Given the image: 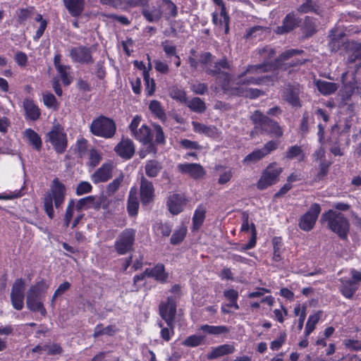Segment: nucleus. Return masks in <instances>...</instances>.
Instances as JSON below:
<instances>
[{
  "instance_id": "1",
  "label": "nucleus",
  "mask_w": 361,
  "mask_h": 361,
  "mask_svg": "<svg viewBox=\"0 0 361 361\" xmlns=\"http://www.w3.org/2000/svg\"><path fill=\"white\" fill-rule=\"evenodd\" d=\"M66 196V187L58 178H54L49 191L44 196V209L50 219L55 216L54 204L59 209L62 207Z\"/></svg>"
},
{
  "instance_id": "2",
  "label": "nucleus",
  "mask_w": 361,
  "mask_h": 361,
  "mask_svg": "<svg viewBox=\"0 0 361 361\" xmlns=\"http://www.w3.org/2000/svg\"><path fill=\"white\" fill-rule=\"evenodd\" d=\"M321 221L326 223L327 227L341 238H345L347 236L349 223L341 213L329 209L322 215Z\"/></svg>"
},
{
  "instance_id": "3",
  "label": "nucleus",
  "mask_w": 361,
  "mask_h": 361,
  "mask_svg": "<svg viewBox=\"0 0 361 361\" xmlns=\"http://www.w3.org/2000/svg\"><path fill=\"white\" fill-rule=\"evenodd\" d=\"M267 64L264 65H249L240 73L235 79L237 85H259L263 80L259 77H254L253 75L268 72Z\"/></svg>"
},
{
  "instance_id": "4",
  "label": "nucleus",
  "mask_w": 361,
  "mask_h": 361,
  "mask_svg": "<svg viewBox=\"0 0 361 361\" xmlns=\"http://www.w3.org/2000/svg\"><path fill=\"white\" fill-rule=\"evenodd\" d=\"M90 130L97 136L111 138L116 133V124L113 120L104 116H100L92 121L90 126Z\"/></svg>"
},
{
  "instance_id": "5",
  "label": "nucleus",
  "mask_w": 361,
  "mask_h": 361,
  "mask_svg": "<svg viewBox=\"0 0 361 361\" xmlns=\"http://www.w3.org/2000/svg\"><path fill=\"white\" fill-rule=\"evenodd\" d=\"M283 169L279 166L276 162L269 164L262 173V175L257 183V188L259 190H264L276 183Z\"/></svg>"
},
{
  "instance_id": "6",
  "label": "nucleus",
  "mask_w": 361,
  "mask_h": 361,
  "mask_svg": "<svg viewBox=\"0 0 361 361\" xmlns=\"http://www.w3.org/2000/svg\"><path fill=\"white\" fill-rule=\"evenodd\" d=\"M47 137L57 153L62 154L66 151L67 137L63 128L60 125L54 126L47 134Z\"/></svg>"
},
{
  "instance_id": "7",
  "label": "nucleus",
  "mask_w": 361,
  "mask_h": 361,
  "mask_svg": "<svg viewBox=\"0 0 361 361\" xmlns=\"http://www.w3.org/2000/svg\"><path fill=\"white\" fill-rule=\"evenodd\" d=\"M136 231L133 228H126L118 236L114 243L116 251L119 255H125L131 250L135 239Z\"/></svg>"
},
{
  "instance_id": "8",
  "label": "nucleus",
  "mask_w": 361,
  "mask_h": 361,
  "mask_svg": "<svg viewBox=\"0 0 361 361\" xmlns=\"http://www.w3.org/2000/svg\"><path fill=\"white\" fill-rule=\"evenodd\" d=\"M230 69L231 66L226 58H223L218 62L215 63L214 68H208L206 71L212 75H218L217 82L222 89L227 90L230 86L231 76L228 73L221 72V69Z\"/></svg>"
},
{
  "instance_id": "9",
  "label": "nucleus",
  "mask_w": 361,
  "mask_h": 361,
  "mask_svg": "<svg viewBox=\"0 0 361 361\" xmlns=\"http://www.w3.org/2000/svg\"><path fill=\"white\" fill-rule=\"evenodd\" d=\"M25 287V282L21 279H16L13 284L11 292V301L13 308L17 310H20L23 308Z\"/></svg>"
},
{
  "instance_id": "10",
  "label": "nucleus",
  "mask_w": 361,
  "mask_h": 361,
  "mask_svg": "<svg viewBox=\"0 0 361 361\" xmlns=\"http://www.w3.org/2000/svg\"><path fill=\"white\" fill-rule=\"evenodd\" d=\"M320 212L321 208L319 204L314 203L312 204L309 211L300 217L299 221L300 228L305 231L312 229Z\"/></svg>"
},
{
  "instance_id": "11",
  "label": "nucleus",
  "mask_w": 361,
  "mask_h": 361,
  "mask_svg": "<svg viewBox=\"0 0 361 361\" xmlns=\"http://www.w3.org/2000/svg\"><path fill=\"white\" fill-rule=\"evenodd\" d=\"M92 48L85 46L72 47L70 49V56L75 63L81 64H90L94 62L92 56Z\"/></svg>"
},
{
  "instance_id": "12",
  "label": "nucleus",
  "mask_w": 361,
  "mask_h": 361,
  "mask_svg": "<svg viewBox=\"0 0 361 361\" xmlns=\"http://www.w3.org/2000/svg\"><path fill=\"white\" fill-rule=\"evenodd\" d=\"M176 314V302L173 298L169 297L166 302L159 305V314L166 322L168 326H171Z\"/></svg>"
},
{
  "instance_id": "13",
  "label": "nucleus",
  "mask_w": 361,
  "mask_h": 361,
  "mask_svg": "<svg viewBox=\"0 0 361 361\" xmlns=\"http://www.w3.org/2000/svg\"><path fill=\"white\" fill-rule=\"evenodd\" d=\"M114 167V164L111 162H106L103 164L91 176L92 181L95 184L107 181L112 176V171Z\"/></svg>"
},
{
  "instance_id": "14",
  "label": "nucleus",
  "mask_w": 361,
  "mask_h": 361,
  "mask_svg": "<svg viewBox=\"0 0 361 361\" xmlns=\"http://www.w3.org/2000/svg\"><path fill=\"white\" fill-rule=\"evenodd\" d=\"M116 153L123 159H129L135 154V147L133 142L128 139H122L115 147Z\"/></svg>"
},
{
  "instance_id": "15",
  "label": "nucleus",
  "mask_w": 361,
  "mask_h": 361,
  "mask_svg": "<svg viewBox=\"0 0 361 361\" xmlns=\"http://www.w3.org/2000/svg\"><path fill=\"white\" fill-rule=\"evenodd\" d=\"M347 61L348 63H356L357 68L361 66V43L348 42Z\"/></svg>"
},
{
  "instance_id": "16",
  "label": "nucleus",
  "mask_w": 361,
  "mask_h": 361,
  "mask_svg": "<svg viewBox=\"0 0 361 361\" xmlns=\"http://www.w3.org/2000/svg\"><path fill=\"white\" fill-rule=\"evenodd\" d=\"M179 171L192 177L195 179L202 178L205 175L204 168L199 164H180L178 165Z\"/></svg>"
},
{
  "instance_id": "17",
  "label": "nucleus",
  "mask_w": 361,
  "mask_h": 361,
  "mask_svg": "<svg viewBox=\"0 0 361 361\" xmlns=\"http://www.w3.org/2000/svg\"><path fill=\"white\" fill-rule=\"evenodd\" d=\"M187 203L186 199L181 195L173 194L169 197L167 206L169 212L173 214L180 213Z\"/></svg>"
},
{
  "instance_id": "18",
  "label": "nucleus",
  "mask_w": 361,
  "mask_h": 361,
  "mask_svg": "<svg viewBox=\"0 0 361 361\" xmlns=\"http://www.w3.org/2000/svg\"><path fill=\"white\" fill-rule=\"evenodd\" d=\"M154 188L152 182L145 177H142L140 181V197L143 204H147L153 200Z\"/></svg>"
},
{
  "instance_id": "19",
  "label": "nucleus",
  "mask_w": 361,
  "mask_h": 361,
  "mask_svg": "<svg viewBox=\"0 0 361 361\" xmlns=\"http://www.w3.org/2000/svg\"><path fill=\"white\" fill-rule=\"evenodd\" d=\"M258 54L262 57L264 63L261 65L267 64L268 71L274 70L279 68V64L276 63V59L274 63H270L269 61L274 57L276 52L275 50L271 47H265L257 49Z\"/></svg>"
},
{
  "instance_id": "20",
  "label": "nucleus",
  "mask_w": 361,
  "mask_h": 361,
  "mask_svg": "<svg viewBox=\"0 0 361 361\" xmlns=\"http://www.w3.org/2000/svg\"><path fill=\"white\" fill-rule=\"evenodd\" d=\"M145 274L148 277L154 278L157 281L164 283L167 282L169 274L165 271L162 264H157L153 268L145 269Z\"/></svg>"
},
{
  "instance_id": "21",
  "label": "nucleus",
  "mask_w": 361,
  "mask_h": 361,
  "mask_svg": "<svg viewBox=\"0 0 361 361\" xmlns=\"http://www.w3.org/2000/svg\"><path fill=\"white\" fill-rule=\"evenodd\" d=\"M339 281L341 282V285L339 286L341 293L345 298H352L356 290L358 289L359 284L357 281H354L350 279H341Z\"/></svg>"
},
{
  "instance_id": "22",
  "label": "nucleus",
  "mask_w": 361,
  "mask_h": 361,
  "mask_svg": "<svg viewBox=\"0 0 361 361\" xmlns=\"http://www.w3.org/2000/svg\"><path fill=\"white\" fill-rule=\"evenodd\" d=\"M300 89L297 86L288 85L283 90V99L293 106H300Z\"/></svg>"
},
{
  "instance_id": "23",
  "label": "nucleus",
  "mask_w": 361,
  "mask_h": 361,
  "mask_svg": "<svg viewBox=\"0 0 361 361\" xmlns=\"http://www.w3.org/2000/svg\"><path fill=\"white\" fill-rule=\"evenodd\" d=\"M48 289V285L43 281L32 286L27 293L26 299H29V302L32 299H42Z\"/></svg>"
},
{
  "instance_id": "24",
  "label": "nucleus",
  "mask_w": 361,
  "mask_h": 361,
  "mask_svg": "<svg viewBox=\"0 0 361 361\" xmlns=\"http://www.w3.org/2000/svg\"><path fill=\"white\" fill-rule=\"evenodd\" d=\"M235 347L231 344H223L212 349L207 355L208 360H214L233 353Z\"/></svg>"
},
{
  "instance_id": "25",
  "label": "nucleus",
  "mask_w": 361,
  "mask_h": 361,
  "mask_svg": "<svg viewBox=\"0 0 361 361\" xmlns=\"http://www.w3.org/2000/svg\"><path fill=\"white\" fill-rule=\"evenodd\" d=\"M298 22L296 20L293 13H288L283 20L282 25L276 27L275 32L277 34L283 35L293 30L298 25Z\"/></svg>"
},
{
  "instance_id": "26",
  "label": "nucleus",
  "mask_w": 361,
  "mask_h": 361,
  "mask_svg": "<svg viewBox=\"0 0 361 361\" xmlns=\"http://www.w3.org/2000/svg\"><path fill=\"white\" fill-rule=\"evenodd\" d=\"M192 125L194 131L196 133L204 134L205 135L213 138H217L219 137L220 133L214 126H207L196 121H192Z\"/></svg>"
},
{
  "instance_id": "27",
  "label": "nucleus",
  "mask_w": 361,
  "mask_h": 361,
  "mask_svg": "<svg viewBox=\"0 0 361 361\" xmlns=\"http://www.w3.org/2000/svg\"><path fill=\"white\" fill-rule=\"evenodd\" d=\"M142 13L149 23L157 22L162 16L161 8L154 6L143 8Z\"/></svg>"
},
{
  "instance_id": "28",
  "label": "nucleus",
  "mask_w": 361,
  "mask_h": 361,
  "mask_svg": "<svg viewBox=\"0 0 361 361\" xmlns=\"http://www.w3.org/2000/svg\"><path fill=\"white\" fill-rule=\"evenodd\" d=\"M23 106L26 114V116L32 121L39 118L40 116V111L39 108L34 104L33 101L29 99H25L23 102Z\"/></svg>"
},
{
  "instance_id": "29",
  "label": "nucleus",
  "mask_w": 361,
  "mask_h": 361,
  "mask_svg": "<svg viewBox=\"0 0 361 361\" xmlns=\"http://www.w3.org/2000/svg\"><path fill=\"white\" fill-rule=\"evenodd\" d=\"M265 133L275 137H280L283 135V130L279 123L269 118L265 125L261 128Z\"/></svg>"
},
{
  "instance_id": "30",
  "label": "nucleus",
  "mask_w": 361,
  "mask_h": 361,
  "mask_svg": "<svg viewBox=\"0 0 361 361\" xmlns=\"http://www.w3.org/2000/svg\"><path fill=\"white\" fill-rule=\"evenodd\" d=\"M132 136L143 144L150 143L152 140L150 129L146 125H142Z\"/></svg>"
},
{
  "instance_id": "31",
  "label": "nucleus",
  "mask_w": 361,
  "mask_h": 361,
  "mask_svg": "<svg viewBox=\"0 0 361 361\" xmlns=\"http://www.w3.org/2000/svg\"><path fill=\"white\" fill-rule=\"evenodd\" d=\"M315 84L319 92L323 95L331 94L338 87L336 83L322 80H317Z\"/></svg>"
},
{
  "instance_id": "32",
  "label": "nucleus",
  "mask_w": 361,
  "mask_h": 361,
  "mask_svg": "<svg viewBox=\"0 0 361 361\" xmlns=\"http://www.w3.org/2000/svg\"><path fill=\"white\" fill-rule=\"evenodd\" d=\"M348 73H343L341 76V80L343 84V87L347 94L350 96L354 93L360 94L361 90L357 82L355 80V77H353L352 80L347 82L346 76Z\"/></svg>"
},
{
  "instance_id": "33",
  "label": "nucleus",
  "mask_w": 361,
  "mask_h": 361,
  "mask_svg": "<svg viewBox=\"0 0 361 361\" xmlns=\"http://www.w3.org/2000/svg\"><path fill=\"white\" fill-rule=\"evenodd\" d=\"M215 171L219 173L218 183L224 185L229 182L233 177V171L231 169L221 166L216 165L214 168Z\"/></svg>"
},
{
  "instance_id": "34",
  "label": "nucleus",
  "mask_w": 361,
  "mask_h": 361,
  "mask_svg": "<svg viewBox=\"0 0 361 361\" xmlns=\"http://www.w3.org/2000/svg\"><path fill=\"white\" fill-rule=\"evenodd\" d=\"M24 137L33 147L39 150L42 147V140L39 135L31 128H27L24 131Z\"/></svg>"
},
{
  "instance_id": "35",
  "label": "nucleus",
  "mask_w": 361,
  "mask_h": 361,
  "mask_svg": "<svg viewBox=\"0 0 361 361\" xmlns=\"http://www.w3.org/2000/svg\"><path fill=\"white\" fill-rule=\"evenodd\" d=\"M102 4L112 6L116 8H126V6L135 7L138 6L140 0H101Z\"/></svg>"
},
{
  "instance_id": "36",
  "label": "nucleus",
  "mask_w": 361,
  "mask_h": 361,
  "mask_svg": "<svg viewBox=\"0 0 361 361\" xmlns=\"http://www.w3.org/2000/svg\"><path fill=\"white\" fill-rule=\"evenodd\" d=\"M64 4L73 16H79L83 9V0H64Z\"/></svg>"
},
{
  "instance_id": "37",
  "label": "nucleus",
  "mask_w": 361,
  "mask_h": 361,
  "mask_svg": "<svg viewBox=\"0 0 361 361\" xmlns=\"http://www.w3.org/2000/svg\"><path fill=\"white\" fill-rule=\"evenodd\" d=\"M200 329L204 333L214 336L227 334L229 331V329L226 326H210L208 324L202 325Z\"/></svg>"
},
{
  "instance_id": "38",
  "label": "nucleus",
  "mask_w": 361,
  "mask_h": 361,
  "mask_svg": "<svg viewBox=\"0 0 361 361\" xmlns=\"http://www.w3.org/2000/svg\"><path fill=\"white\" fill-rule=\"evenodd\" d=\"M139 202L136 196V190L131 189L129 194L127 209L130 216H135L137 214Z\"/></svg>"
},
{
  "instance_id": "39",
  "label": "nucleus",
  "mask_w": 361,
  "mask_h": 361,
  "mask_svg": "<svg viewBox=\"0 0 361 361\" xmlns=\"http://www.w3.org/2000/svg\"><path fill=\"white\" fill-rule=\"evenodd\" d=\"M205 209L202 206L199 205L195 211L192 217V228L197 230L202 225L205 219Z\"/></svg>"
},
{
  "instance_id": "40",
  "label": "nucleus",
  "mask_w": 361,
  "mask_h": 361,
  "mask_svg": "<svg viewBox=\"0 0 361 361\" xmlns=\"http://www.w3.org/2000/svg\"><path fill=\"white\" fill-rule=\"evenodd\" d=\"M145 173L148 177L154 178L158 176L162 166L161 164L156 160H149L145 165Z\"/></svg>"
},
{
  "instance_id": "41",
  "label": "nucleus",
  "mask_w": 361,
  "mask_h": 361,
  "mask_svg": "<svg viewBox=\"0 0 361 361\" xmlns=\"http://www.w3.org/2000/svg\"><path fill=\"white\" fill-rule=\"evenodd\" d=\"M329 37L331 38L329 43L330 50L331 51H337L343 44L342 41L343 34L340 32L338 35H335V31L331 30Z\"/></svg>"
},
{
  "instance_id": "42",
  "label": "nucleus",
  "mask_w": 361,
  "mask_h": 361,
  "mask_svg": "<svg viewBox=\"0 0 361 361\" xmlns=\"http://www.w3.org/2000/svg\"><path fill=\"white\" fill-rule=\"evenodd\" d=\"M285 157L288 159H298L300 161H302L305 159V154L301 147L293 145L287 149Z\"/></svg>"
},
{
  "instance_id": "43",
  "label": "nucleus",
  "mask_w": 361,
  "mask_h": 361,
  "mask_svg": "<svg viewBox=\"0 0 361 361\" xmlns=\"http://www.w3.org/2000/svg\"><path fill=\"white\" fill-rule=\"evenodd\" d=\"M117 331V329L115 326L109 325L106 327H104L102 324H98L95 326L93 336L97 338L102 335H109L112 336Z\"/></svg>"
},
{
  "instance_id": "44",
  "label": "nucleus",
  "mask_w": 361,
  "mask_h": 361,
  "mask_svg": "<svg viewBox=\"0 0 361 361\" xmlns=\"http://www.w3.org/2000/svg\"><path fill=\"white\" fill-rule=\"evenodd\" d=\"M42 299H32L29 303V299H26L27 307L32 312H39L42 315L44 316L47 311L41 301Z\"/></svg>"
},
{
  "instance_id": "45",
  "label": "nucleus",
  "mask_w": 361,
  "mask_h": 361,
  "mask_svg": "<svg viewBox=\"0 0 361 361\" xmlns=\"http://www.w3.org/2000/svg\"><path fill=\"white\" fill-rule=\"evenodd\" d=\"M186 104L190 110L197 113H202L206 109L205 103L199 97L187 101Z\"/></svg>"
},
{
  "instance_id": "46",
  "label": "nucleus",
  "mask_w": 361,
  "mask_h": 361,
  "mask_svg": "<svg viewBox=\"0 0 361 361\" xmlns=\"http://www.w3.org/2000/svg\"><path fill=\"white\" fill-rule=\"evenodd\" d=\"M272 242L274 245L272 259L275 262H281L283 260V257H281L283 252L281 240L279 238H274Z\"/></svg>"
},
{
  "instance_id": "47",
  "label": "nucleus",
  "mask_w": 361,
  "mask_h": 361,
  "mask_svg": "<svg viewBox=\"0 0 361 361\" xmlns=\"http://www.w3.org/2000/svg\"><path fill=\"white\" fill-rule=\"evenodd\" d=\"M149 109L150 111L159 119L164 120L166 114L159 102L153 100L150 102Z\"/></svg>"
},
{
  "instance_id": "48",
  "label": "nucleus",
  "mask_w": 361,
  "mask_h": 361,
  "mask_svg": "<svg viewBox=\"0 0 361 361\" xmlns=\"http://www.w3.org/2000/svg\"><path fill=\"white\" fill-rule=\"evenodd\" d=\"M76 212L75 207V200H71L66 209V212L63 218V222L66 227L69 226L71 220L73 217L75 212Z\"/></svg>"
},
{
  "instance_id": "49",
  "label": "nucleus",
  "mask_w": 361,
  "mask_h": 361,
  "mask_svg": "<svg viewBox=\"0 0 361 361\" xmlns=\"http://www.w3.org/2000/svg\"><path fill=\"white\" fill-rule=\"evenodd\" d=\"M302 51L298 49H288L283 51L277 59L276 63L279 64V68L286 61L293 58L294 56L301 54Z\"/></svg>"
},
{
  "instance_id": "50",
  "label": "nucleus",
  "mask_w": 361,
  "mask_h": 361,
  "mask_svg": "<svg viewBox=\"0 0 361 361\" xmlns=\"http://www.w3.org/2000/svg\"><path fill=\"white\" fill-rule=\"evenodd\" d=\"M171 225L169 224H163L161 222L156 223L153 229L157 235L169 236L171 232Z\"/></svg>"
},
{
  "instance_id": "51",
  "label": "nucleus",
  "mask_w": 361,
  "mask_h": 361,
  "mask_svg": "<svg viewBox=\"0 0 361 361\" xmlns=\"http://www.w3.org/2000/svg\"><path fill=\"white\" fill-rule=\"evenodd\" d=\"M319 319V313H316L309 317L305 329V334L306 337L308 336L314 330L315 326L318 323Z\"/></svg>"
},
{
  "instance_id": "52",
  "label": "nucleus",
  "mask_w": 361,
  "mask_h": 361,
  "mask_svg": "<svg viewBox=\"0 0 361 361\" xmlns=\"http://www.w3.org/2000/svg\"><path fill=\"white\" fill-rule=\"evenodd\" d=\"M187 233V228L184 226H180L176 229L171 238V243L173 245H177L180 243L184 239Z\"/></svg>"
},
{
  "instance_id": "53",
  "label": "nucleus",
  "mask_w": 361,
  "mask_h": 361,
  "mask_svg": "<svg viewBox=\"0 0 361 361\" xmlns=\"http://www.w3.org/2000/svg\"><path fill=\"white\" fill-rule=\"evenodd\" d=\"M204 340V337L200 335H192L188 336L183 341V345L188 347H197L201 345Z\"/></svg>"
},
{
  "instance_id": "54",
  "label": "nucleus",
  "mask_w": 361,
  "mask_h": 361,
  "mask_svg": "<svg viewBox=\"0 0 361 361\" xmlns=\"http://www.w3.org/2000/svg\"><path fill=\"white\" fill-rule=\"evenodd\" d=\"M123 174L121 173L117 178L107 185L106 193L109 195H113L118 190L123 180Z\"/></svg>"
},
{
  "instance_id": "55",
  "label": "nucleus",
  "mask_w": 361,
  "mask_h": 361,
  "mask_svg": "<svg viewBox=\"0 0 361 361\" xmlns=\"http://www.w3.org/2000/svg\"><path fill=\"white\" fill-rule=\"evenodd\" d=\"M265 157V154L264 153V151L262 149H257L252 153L247 154L243 159L244 164H251V163H255L260 159H262L263 157Z\"/></svg>"
},
{
  "instance_id": "56",
  "label": "nucleus",
  "mask_w": 361,
  "mask_h": 361,
  "mask_svg": "<svg viewBox=\"0 0 361 361\" xmlns=\"http://www.w3.org/2000/svg\"><path fill=\"white\" fill-rule=\"evenodd\" d=\"M319 6L316 2L312 0H306L298 8V11L301 13H310L314 12L318 13Z\"/></svg>"
},
{
  "instance_id": "57",
  "label": "nucleus",
  "mask_w": 361,
  "mask_h": 361,
  "mask_svg": "<svg viewBox=\"0 0 361 361\" xmlns=\"http://www.w3.org/2000/svg\"><path fill=\"white\" fill-rule=\"evenodd\" d=\"M143 78L145 82V92L147 95H152L155 91V82L152 78H150L148 71H145Z\"/></svg>"
},
{
  "instance_id": "58",
  "label": "nucleus",
  "mask_w": 361,
  "mask_h": 361,
  "mask_svg": "<svg viewBox=\"0 0 361 361\" xmlns=\"http://www.w3.org/2000/svg\"><path fill=\"white\" fill-rule=\"evenodd\" d=\"M35 21L39 23V26L36 31L35 35L34 36V40L37 41L42 36L47 27V22L46 20L42 18V16L41 14H37L35 17Z\"/></svg>"
},
{
  "instance_id": "59",
  "label": "nucleus",
  "mask_w": 361,
  "mask_h": 361,
  "mask_svg": "<svg viewBox=\"0 0 361 361\" xmlns=\"http://www.w3.org/2000/svg\"><path fill=\"white\" fill-rule=\"evenodd\" d=\"M287 334L285 331L281 332L279 336L270 343V348L272 350H279L286 343Z\"/></svg>"
},
{
  "instance_id": "60",
  "label": "nucleus",
  "mask_w": 361,
  "mask_h": 361,
  "mask_svg": "<svg viewBox=\"0 0 361 361\" xmlns=\"http://www.w3.org/2000/svg\"><path fill=\"white\" fill-rule=\"evenodd\" d=\"M170 96L172 99H176L180 103L186 104L187 98L185 92L177 87H173L170 91Z\"/></svg>"
},
{
  "instance_id": "61",
  "label": "nucleus",
  "mask_w": 361,
  "mask_h": 361,
  "mask_svg": "<svg viewBox=\"0 0 361 361\" xmlns=\"http://www.w3.org/2000/svg\"><path fill=\"white\" fill-rule=\"evenodd\" d=\"M304 25L306 32L309 36L312 35L315 32L317 26V22L315 19L307 16L305 19Z\"/></svg>"
},
{
  "instance_id": "62",
  "label": "nucleus",
  "mask_w": 361,
  "mask_h": 361,
  "mask_svg": "<svg viewBox=\"0 0 361 361\" xmlns=\"http://www.w3.org/2000/svg\"><path fill=\"white\" fill-rule=\"evenodd\" d=\"M94 197L92 196H88L81 198L77 202H75L76 212H82V209L88 208L89 205L92 203Z\"/></svg>"
},
{
  "instance_id": "63",
  "label": "nucleus",
  "mask_w": 361,
  "mask_h": 361,
  "mask_svg": "<svg viewBox=\"0 0 361 361\" xmlns=\"http://www.w3.org/2000/svg\"><path fill=\"white\" fill-rule=\"evenodd\" d=\"M251 119L261 128L265 125V123L269 120V118L259 111H256L252 114Z\"/></svg>"
},
{
  "instance_id": "64",
  "label": "nucleus",
  "mask_w": 361,
  "mask_h": 361,
  "mask_svg": "<svg viewBox=\"0 0 361 361\" xmlns=\"http://www.w3.org/2000/svg\"><path fill=\"white\" fill-rule=\"evenodd\" d=\"M70 69V66H59L56 68L60 77L64 85H68L71 82V80L68 76V70Z\"/></svg>"
}]
</instances>
